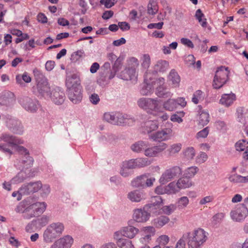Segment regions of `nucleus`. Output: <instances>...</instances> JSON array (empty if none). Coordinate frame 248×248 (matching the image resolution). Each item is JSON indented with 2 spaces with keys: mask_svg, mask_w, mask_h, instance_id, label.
Instances as JSON below:
<instances>
[{
  "mask_svg": "<svg viewBox=\"0 0 248 248\" xmlns=\"http://www.w3.org/2000/svg\"><path fill=\"white\" fill-rule=\"evenodd\" d=\"M183 235L187 239L188 248H202L208 239V233L203 229L198 228Z\"/></svg>",
  "mask_w": 248,
  "mask_h": 248,
  "instance_id": "obj_1",
  "label": "nucleus"
},
{
  "mask_svg": "<svg viewBox=\"0 0 248 248\" xmlns=\"http://www.w3.org/2000/svg\"><path fill=\"white\" fill-rule=\"evenodd\" d=\"M158 128L157 125H146L144 126V133L149 134V138L154 141L161 142L168 140L172 136L171 128H164L156 132H153Z\"/></svg>",
  "mask_w": 248,
  "mask_h": 248,
  "instance_id": "obj_2",
  "label": "nucleus"
},
{
  "mask_svg": "<svg viewBox=\"0 0 248 248\" xmlns=\"http://www.w3.org/2000/svg\"><path fill=\"white\" fill-rule=\"evenodd\" d=\"M103 118L105 122L110 124H129L135 122L131 116L123 114L119 111L105 112Z\"/></svg>",
  "mask_w": 248,
  "mask_h": 248,
  "instance_id": "obj_3",
  "label": "nucleus"
},
{
  "mask_svg": "<svg viewBox=\"0 0 248 248\" xmlns=\"http://www.w3.org/2000/svg\"><path fill=\"white\" fill-rule=\"evenodd\" d=\"M138 104L151 113L161 112L162 109L160 100L158 98H141L138 101Z\"/></svg>",
  "mask_w": 248,
  "mask_h": 248,
  "instance_id": "obj_4",
  "label": "nucleus"
},
{
  "mask_svg": "<svg viewBox=\"0 0 248 248\" xmlns=\"http://www.w3.org/2000/svg\"><path fill=\"white\" fill-rule=\"evenodd\" d=\"M64 230L63 224L61 222L52 223L48 225L43 233V240L49 243L61 234Z\"/></svg>",
  "mask_w": 248,
  "mask_h": 248,
  "instance_id": "obj_5",
  "label": "nucleus"
},
{
  "mask_svg": "<svg viewBox=\"0 0 248 248\" xmlns=\"http://www.w3.org/2000/svg\"><path fill=\"white\" fill-rule=\"evenodd\" d=\"M155 182V177L147 173L134 178L131 181V186L135 188H145L152 187Z\"/></svg>",
  "mask_w": 248,
  "mask_h": 248,
  "instance_id": "obj_6",
  "label": "nucleus"
},
{
  "mask_svg": "<svg viewBox=\"0 0 248 248\" xmlns=\"http://www.w3.org/2000/svg\"><path fill=\"white\" fill-rule=\"evenodd\" d=\"M229 74L228 67L224 66L218 67L214 78L213 88L216 89L221 88L228 81Z\"/></svg>",
  "mask_w": 248,
  "mask_h": 248,
  "instance_id": "obj_7",
  "label": "nucleus"
},
{
  "mask_svg": "<svg viewBox=\"0 0 248 248\" xmlns=\"http://www.w3.org/2000/svg\"><path fill=\"white\" fill-rule=\"evenodd\" d=\"M182 173V169L177 166L171 167L166 169L161 174L158 179L160 185H165L178 178Z\"/></svg>",
  "mask_w": 248,
  "mask_h": 248,
  "instance_id": "obj_8",
  "label": "nucleus"
},
{
  "mask_svg": "<svg viewBox=\"0 0 248 248\" xmlns=\"http://www.w3.org/2000/svg\"><path fill=\"white\" fill-rule=\"evenodd\" d=\"M248 216V209L244 204L237 205L230 212V217L235 222H240Z\"/></svg>",
  "mask_w": 248,
  "mask_h": 248,
  "instance_id": "obj_9",
  "label": "nucleus"
},
{
  "mask_svg": "<svg viewBox=\"0 0 248 248\" xmlns=\"http://www.w3.org/2000/svg\"><path fill=\"white\" fill-rule=\"evenodd\" d=\"M19 103L26 110L32 113L36 112L40 107V104L37 100L28 97L21 98L19 100Z\"/></svg>",
  "mask_w": 248,
  "mask_h": 248,
  "instance_id": "obj_10",
  "label": "nucleus"
},
{
  "mask_svg": "<svg viewBox=\"0 0 248 248\" xmlns=\"http://www.w3.org/2000/svg\"><path fill=\"white\" fill-rule=\"evenodd\" d=\"M17 150L22 154L24 155L21 161L19 162L18 166L19 169H28L31 168L33 163V159L29 155L28 151L23 146H18Z\"/></svg>",
  "mask_w": 248,
  "mask_h": 248,
  "instance_id": "obj_11",
  "label": "nucleus"
},
{
  "mask_svg": "<svg viewBox=\"0 0 248 248\" xmlns=\"http://www.w3.org/2000/svg\"><path fill=\"white\" fill-rule=\"evenodd\" d=\"M167 147V144L164 142L154 146H150V143L148 142V146L145 148L143 154L148 157H156L160 153L164 151Z\"/></svg>",
  "mask_w": 248,
  "mask_h": 248,
  "instance_id": "obj_12",
  "label": "nucleus"
},
{
  "mask_svg": "<svg viewBox=\"0 0 248 248\" xmlns=\"http://www.w3.org/2000/svg\"><path fill=\"white\" fill-rule=\"evenodd\" d=\"M46 98H50L51 101L56 105L62 104L65 100V93L61 88L56 87L51 90L49 96Z\"/></svg>",
  "mask_w": 248,
  "mask_h": 248,
  "instance_id": "obj_13",
  "label": "nucleus"
},
{
  "mask_svg": "<svg viewBox=\"0 0 248 248\" xmlns=\"http://www.w3.org/2000/svg\"><path fill=\"white\" fill-rule=\"evenodd\" d=\"M155 82L157 84V87L156 89L155 94L159 97L168 98H170L173 93L168 91L164 85L165 79L163 78H159L155 80Z\"/></svg>",
  "mask_w": 248,
  "mask_h": 248,
  "instance_id": "obj_14",
  "label": "nucleus"
},
{
  "mask_svg": "<svg viewBox=\"0 0 248 248\" xmlns=\"http://www.w3.org/2000/svg\"><path fill=\"white\" fill-rule=\"evenodd\" d=\"M67 94L71 102L78 104L81 102L83 98L82 87H75L74 88L67 89Z\"/></svg>",
  "mask_w": 248,
  "mask_h": 248,
  "instance_id": "obj_15",
  "label": "nucleus"
},
{
  "mask_svg": "<svg viewBox=\"0 0 248 248\" xmlns=\"http://www.w3.org/2000/svg\"><path fill=\"white\" fill-rule=\"evenodd\" d=\"M74 243V239L69 235L56 240L50 246V248H71Z\"/></svg>",
  "mask_w": 248,
  "mask_h": 248,
  "instance_id": "obj_16",
  "label": "nucleus"
},
{
  "mask_svg": "<svg viewBox=\"0 0 248 248\" xmlns=\"http://www.w3.org/2000/svg\"><path fill=\"white\" fill-rule=\"evenodd\" d=\"M118 77L124 80H131L136 83L138 79V74L135 68L127 66L118 74Z\"/></svg>",
  "mask_w": 248,
  "mask_h": 248,
  "instance_id": "obj_17",
  "label": "nucleus"
},
{
  "mask_svg": "<svg viewBox=\"0 0 248 248\" xmlns=\"http://www.w3.org/2000/svg\"><path fill=\"white\" fill-rule=\"evenodd\" d=\"M16 102V98L13 93L5 91L0 93V105L6 107H11Z\"/></svg>",
  "mask_w": 248,
  "mask_h": 248,
  "instance_id": "obj_18",
  "label": "nucleus"
},
{
  "mask_svg": "<svg viewBox=\"0 0 248 248\" xmlns=\"http://www.w3.org/2000/svg\"><path fill=\"white\" fill-rule=\"evenodd\" d=\"M42 187V184L40 181L26 183L20 187V192L23 195L29 194L37 192Z\"/></svg>",
  "mask_w": 248,
  "mask_h": 248,
  "instance_id": "obj_19",
  "label": "nucleus"
},
{
  "mask_svg": "<svg viewBox=\"0 0 248 248\" xmlns=\"http://www.w3.org/2000/svg\"><path fill=\"white\" fill-rule=\"evenodd\" d=\"M127 198L132 202L138 203L146 200L147 194L143 190L135 189L128 193Z\"/></svg>",
  "mask_w": 248,
  "mask_h": 248,
  "instance_id": "obj_20",
  "label": "nucleus"
},
{
  "mask_svg": "<svg viewBox=\"0 0 248 248\" xmlns=\"http://www.w3.org/2000/svg\"><path fill=\"white\" fill-rule=\"evenodd\" d=\"M133 219L139 223H143L148 221L150 217V213L145 209V205L142 208H138L134 211Z\"/></svg>",
  "mask_w": 248,
  "mask_h": 248,
  "instance_id": "obj_21",
  "label": "nucleus"
},
{
  "mask_svg": "<svg viewBox=\"0 0 248 248\" xmlns=\"http://www.w3.org/2000/svg\"><path fill=\"white\" fill-rule=\"evenodd\" d=\"M134 169L131 159L125 160L121 165L119 172L123 177H128L133 174Z\"/></svg>",
  "mask_w": 248,
  "mask_h": 248,
  "instance_id": "obj_22",
  "label": "nucleus"
},
{
  "mask_svg": "<svg viewBox=\"0 0 248 248\" xmlns=\"http://www.w3.org/2000/svg\"><path fill=\"white\" fill-rule=\"evenodd\" d=\"M154 82H155V81L152 80L151 78H149V79L148 78V74L146 73L144 76L143 84L140 90V94L142 95H148L152 93L154 91L153 83Z\"/></svg>",
  "mask_w": 248,
  "mask_h": 248,
  "instance_id": "obj_23",
  "label": "nucleus"
},
{
  "mask_svg": "<svg viewBox=\"0 0 248 248\" xmlns=\"http://www.w3.org/2000/svg\"><path fill=\"white\" fill-rule=\"evenodd\" d=\"M65 84L67 89L74 88L75 87H81L80 80L78 74L73 73L66 76Z\"/></svg>",
  "mask_w": 248,
  "mask_h": 248,
  "instance_id": "obj_24",
  "label": "nucleus"
},
{
  "mask_svg": "<svg viewBox=\"0 0 248 248\" xmlns=\"http://www.w3.org/2000/svg\"><path fill=\"white\" fill-rule=\"evenodd\" d=\"M36 86L37 91L41 96L46 98L49 96V93L51 90H50L47 80L36 83Z\"/></svg>",
  "mask_w": 248,
  "mask_h": 248,
  "instance_id": "obj_25",
  "label": "nucleus"
},
{
  "mask_svg": "<svg viewBox=\"0 0 248 248\" xmlns=\"http://www.w3.org/2000/svg\"><path fill=\"white\" fill-rule=\"evenodd\" d=\"M236 98L235 94L232 93H224L219 100V103L226 107H229L233 104Z\"/></svg>",
  "mask_w": 248,
  "mask_h": 248,
  "instance_id": "obj_26",
  "label": "nucleus"
},
{
  "mask_svg": "<svg viewBox=\"0 0 248 248\" xmlns=\"http://www.w3.org/2000/svg\"><path fill=\"white\" fill-rule=\"evenodd\" d=\"M197 120L199 124H208L210 121L208 111L200 108L197 116Z\"/></svg>",
  "mask_w": 248,
  "mask_h": 248,
  "instance_id": "obj_27",
  "label": "nucleus"
},
{
  "mask_svg": "<svg viewBox=\"0 0 248 248\" xmlns=\"http://www.w3.org/2000/svg\"><path fill=\"white\" fill-rule=\"evenodd\" d=\"M0 139L3 141L8 142L9 144L11 145H16L23 143V140H22L7 134H2L0 136Z\"/></svg>",
  "mask_w": 248,
  "mask_h": 248,
  "instance_id": "obj_28",
  "label": "nucleus"
},
{
  "mask_svg": "<svg viewBox=\"0 0 248 248\" xmlns=\"http://www.w3.org/2000/svg\"><path fill=\"white\" fill-rule=\"evenodd\" d=\"M147 141L139 140L131 146V149L135 153H144L145 148L148 146Z\"/></svg>",
  "mask_w": 248,
  "mask_h": 248,
  "instance_id": "obj_29",
  "label": "nucleus"
},
{
  "mask_svg": "<svg viewBox=\"0 0 248 248\" xmlns=\"http://www.w3.org/2000/svg\"><path fill=\"white\" fill-rule=\"evenodd\" d=\"M134 167L136 168H143L151 164V161L147 158L140 157L131 159Z\"/></svg>",
  "mask_w": 248,
  "mask_h": 248,
  "instance_id": "obj_30",
  "label": "nucleus"
},
{
  "mask_svg": "<svg viewBox=\"0 0 248 248\" xmlns=\"http://www.w3.org/2000/svg\"><path fill=\"white\" fill-rule=\"evenodd\" d=\"M123 232L124 233V237L129 239H132L134 238L139 232L138 228L133 226H127L123 227Z\"/></svg>",
  "mask_w": 248,
  "mask_h": 248,
  "instance_id": "obj_31",
  "label": "nucleus"
},
{
  "mask_svg": "<svg viewBox=\"0 0 248 248\" xmlns=\"http://www.w3.org/2000/svg\"><path fill=\"white\" fill-rule=\"evenodd\" d=\"M168 78L171 82L173 87H178L179 86L180 77L174 69L171 70L168 76Z\"/></svg>",
  "mask_w": 248,
  "mask_h": 248,
  "instance_id": "obj_32",
  "label": "nucleus"
},
{
  "mask_svg": "<svg viewBox=\"0 0 248 248\" xmlns=\"http://www.w3.org/2000/svg\"><path fill=\"white\" fill-rule=\"evenodd\" d=\"M176 183L180 190L189 188L192 185V182L186 177L179 178Z\"/></svg>",
  "mask_w": 248,
  "mask_h": 248,
  "instance_id": "obj_33",
  "label": "nucleus"
},
{
  "mask_svg": "<svg viewBox=\"0 0 248 248\" xmlns=\"http://www.w3.org/2000/svg\"><path fill=\"white\" fill-rule=\"evenodd\" d=\"M169 63L165 60H160L157 62L154 66V70L156 72H163L168 68Z\"/></svg>",
  "mask_w": 248,
  "mask_h": 248,
  "instance_id": "obj_34",
  "label": "nucleus"
},
{
  "mask_svg": "<svg viewBox=\"0 0 248 248\" xmlns=\"http://www.w3.org/2000/svg\"><path fill=\"white\" fill-rule=\"evenodd\" d=\"M16 82L20 85L23 84V81L28 83L31 82V78L27 72H24L22 75H17L16 77Z\"/></svg>",
  "mask_w": 248,
  "mask_h": 248,
  "instance_id": "obj_35",
  "label": "nucleus"
},
{
  "mask_svg": "<svg viewBox=\"0 0 248 248\" xmlns=\"http://www.w3.org/2000/svg\"><path fill=\"white\" fill-rule=\"evenodd\" d=\"M32 207L35 210L37 216L42 214L46 207V204L45 202H36L32 203Z\"/></svg>",
  "mask_w": 248,
  "mask_h": 248,
  "instance_id": "obj_36",
  "label": "nucleus"
},
{
  "mask_svg": "<svg viewBox=\"0 0 248 248\" xmlns=\"http://www.w3.org/2000/svg\"><path fill=\"white\" fill-rule=\"evenodd\" d=\"M36 216L37 215L34 208L32 207V204H31L29 201L28 205L26 208L25 215H23V217L24 218L29 219Z\"/></svg>",
  "mask_w": 248,
  "mask_h": 248,
  "instance_id": "obj_37",
  "label": "nucleus"
},
{
  "mask_svg": "<svg viewBox=\"0 0 248 248\" xmlns=\"http://www.w3.org/2000/svg\"><path fill=\"white\" fill-rule=\"evenodd\" d=\"M145 209L147 210L148 212L150 213V217L151 215L153 216L159 215L161 213V208L157 206H155L152 204H147L145 205Z\"/></svg>",
  "mask_w": 248,
  "mask_h": 248,
  "instance_id": "obj_38",
  "label": "nucleus"
},
{
  "mask_svg": "<svg viewBox=\"0 0 248 248\" xmlns=\"http://www.w3.org/2000/svg\"><path fill=\"white\" fill-rule=\"evenodd\" d=\"M166 186L167 194L172 195L175 194L179 192L180 190L177 187V183L173 181L170 183Z\"/></svg>",
  "mask_w": 248,
  "mask_h": 248,
  "instance_id": "obj_39",
  "label": "nucleus"
},
{
  "mask_svg": "<svg viewBox=\"0 0 248 248\" xmlns=\"http://www.w3.org/2000/svg\"><path fill=\"white\" fill-rule=\"evenodd\" d=\"M27 177L26 173L21 170L11 180V183L13 184H19L25 180Z\"/></svg>",
  "mask_w": 248,
  "mask_h": 248,
  "instance_id": "obj_40",
  "label": "nucleus"
},
{
  "mask_svg": "<svg viewBox=\"0 0 248 248\" xmlns=\"http://www.w3.org/2000/svg\"><path fill=\"white\" fill-rule=\"evenodd\" d=\"M141 66L145 70H147L151 64V58L148 54H144L140 58Z\"/></svg>",
  "mask_w": 248,
  "mask_h": 248,
  "instance_id": "obj_41",
  "label": "nucleus"
},
{
  "mask_svg": "<svg viewBox=\"0 0 248 248\" xmlns=\"http://www.w3.org/2000/svg\"><path fill=\"white\" fill-rule=\"evenodd\" d=\"M33 74L36 83L47 80L43 72L37 68L33 69Z\"/></svg>",
  "mask_w": 248,
  "mask_h": 248,
  "instance_id": "obj_42",
  "label": "nucleus"
},
{
  "mask_svg": "<svg viewBox=\"0 0 248 248\" xmlns=\"http://www.w3.org/2000/svg\"><path fill=\"white\" fill-rule=\"evenodd\" d=\"M158 11L157 3L155 0H150L147 6V13L149 15H154Z\"/></svg>",
  "mask_w": 248,
  "mask_h": 248,
  "instance_id": "obj_43",
  "label": "nucleus"
},
{
  "mask_svg": "<svg viewBox=\"0 0 248 248\" xmlns=\"http://www.w3.org/2000/svg\"><path fill=\"white\" fill-rule=\"evenodd\" d=\"M204 16V14L202 13V11L201 9H198L196 11L195 13V17L198 20V22L201 24V25L203 27L205 28L207 26V22H206V19L203 18L202 19V17Z\"/></svg>",
  "mask_w": 248,
  "mask_h": 248,
  "instance_id": "obj_44",
  "label": "nucleus"
},
{
  "mask_svg": "<svg viewBox=\"0 0 248 248\" xmlns=\"http://www.w3.org/2000/svg\"><path fill=\"white\" fill-rule=\"evenodd\" d=\"M185 157L187 160L193 159L195 156L196 152L193 147H188L186 148L183 152Z\"/></svg>",
  "mask_w": 248,
  "mask_h": 248,
  "instance_id": "obj_45",
  "label": "nucleus"
},
{
  "mask_svg": "<svg viewBox=\"0 0 248 248\" xmlns=\"http://www.w3.org/2000/svg\"><path fill=\"white\" fill-rule=\"evenodd\" d=\"M182 145L180 143H174L171 145L167 150L169 155H172L178 153L182 149Z\"/></svg>",
  "mask_w": 248,
  "mask_h": 248,
  "instance_id": "obj_46",
  "label": "nucleus"
},
{
  "mask_svg": "<svg viewBox=\"0 0 248 248\" xmlns=\"http://www.w3.org/2000/svg\"><path fill=\"white\" fill-rule=\"evenodd\" d=\"M170 220L168 217L166 216H161L158 218L155 219L154 220V224L157 227H161L167 224Z\"/></svg>",
  "mask_w": 248,
  "mask_h": 248,
  "instance_id": "obj_47",
  "label": "nucleus"
},
{
  "mask_svg": "<svg viewBox=\"0 0 248 248\" xmlns=\"http://www.w3.org/2000/svg\"><path fill=\"white\" fill-rule=\"evenodd\" d=\"M236 116L237 121L242 124H247L246 118L244 114V108L242 107L238 108L236 109Z\"/></svg>",
  "mask_w": 248,
  "mask_h": 248,
  "instance_id": "obj_48",
  "label": "nucleus"
},
{
  "mask_svg": "<svg viewBox=\"0 0 248 248\" xmlns=\"http://www.w3.org/2000/svg\"><path fill=\"white\" fill-rule=\"evenodd\" d=\"M204 98V93L201 90H197L194 93L192 98V101L195 104L199 103V101Z\"/></svg>",
  "mask_w": 248,
  "mask_h": 248,
  "instance_id": "obj_49",
  "label": "nucleus"
},
{
  "mask_svg": "<svg viewBox=\"0 0 248 248\" xmlns=\"http://www.w3.org/2000/svg\"><path fill=\"white\" fill-rule=\"evenodd\" d=\"M123 231V229L122 228L119 230L113 233V238L115 241L116 245L121 242V240H123L125 239L123 238V236H124V233Z\"/></svg>",
  "mask_w": 248,
  "mask_h": 248,
  "instance_id": "obj_50",
  "label": "nucleus"
},
{
  "mask_svg": "<svg viewBox=\"0 0 248 248\" xmlns=\"http://www.w3.org/2000/svg\"><path fill=\"white\" fill-rule=\"evenodd\" d=\"M198 171L199 169L197 167L192 166L187 168L185 170V175L188 178H192L195 175Z\"/></svg>",
  "mask_w": 248,
  "mask_h": 248,
  "instance_id": "obj_51",
  "label": "nucleus"
},
{
  "mask_svg": "<svg viewBox=\"0 0 248 248\" xmlns=\"http://www.w3.org/2000/svg\"><path fill=\"white\" fill-rule=\"evenodd\" d=\"M164 108L169 111H173L177 108L176 101L175 99H169L163 104Z\"/></svg>",
  "mask_w": 248,
  "mask_h": 248,
  "instance_id": "obj_52",
  "label": "nucleus"
},
{
  "mask_svg": "<svg viewBox=\"0 0 248 248\" xmlns=\"http://www.w3.org/2000/svg\"><path fill=\"white\" fill-rule=\"evenodd\" d=\"M119 248H135L132 241L129 239L125 238L121 242L117 244Z\"/></svg>",
  "mask_w": 248,
  "mask_h": 248,
  "instance_id": "obj_53",
  "label": "nucleus"
},
{
  "mask_svg": "<svg viewBox=\"0 0 248 248\" xmlns=\"http://www.w3.org/2000/svg\"><path fill=\"white\" fill-rule=\"evenodd\" d=\"M29 199L21 202L15 208V211L16 213H23L25 215L26 208L28 205Z\"/></svg>",
  "mask_w": 248,
  "mask_h": 248,
  "instance_id": "obj_54",
  "label": "nucleus"
},
{
  "mask_svg": "<svg viewBox=\"0 0 248 248\" xmlns=\"http://www.w3.org/2000/svg\"><path fill=\"white\" fill-rule=\"evenodd\" d=\"M189 202L188 198L186 196L180 198L177 202V205L179 209H183L186 208Z\"/></svg>",
  "mask_w": 248,
  "mask_h": 248,
  "instance_id": "obj_55",
  "label": "nucleus"
},
{
  "mask_svg": "<svg viewBox=\"0 0 248 248\" xmlns=\"http://www.w3.org/2000/svg\"><path fill=\"white\" fill-rule=\"evenodd\" d=\"M161 209L164 214L170 215L176 209V206L174 204H170L169 205L163 206Z\"/></svg>",
  "mask_w": 248,
  "mask_h": 248,
  "instance_id": "obj_56",
  "label": "nucleus"
},
{
  "mask_svg": "<svg viewBox=\"0 0 248 248\" xmlns=\"http://www.w3.org/2000/svg\"><path fill=\"white\" fill-rule=\"evenodd\" d=\"M35 220L36 224L38 225V227L41 228L48 223L49 221V218L47 216H43Z\"/></svg>",
  "mask_w": 248,
  "mask_h": 248,
  "instance_id": "obj_57",
  "label": "nucleus"
},
{
  "mask_svg": "<svg viewBox=\"0 0 248 248\" xmlns=\"http://www.w3.org/2000/svg\"><path fill=\"white\" fill-rule=\"evenodd\" d=\"M235 147L238 151H245L248 148V143L245 140H240L235 143Z\"/></svg>",
  "mask_w": 248,
  "mask_h": 248,
  "instance_id": "obj_58",
  "label": "nucleus"
},
{
  "mask_svg": "<svg viewBox=\"0 0 248 248\" xmlns=\"http://www.w3.org/2000/svg\"><path fill=\"white\" fill-rule=\"evenodd\" d=\"M149 204H152L155 206H157L161 208V206L163 204V201L162 198L159 196H156L152 197L151 203Z\"/></svg>",
  "mask_w": 248,
  "mask_h": 248,
  "instance_id": "obj_59",
  "label": "nucleus"
},
{
  "mask_svg": "<svg viewBox=\"0 0 248 248\" xmlns=\"http://www.w3.org/2000/svg\"><path fill=\"white\" fill-rule=\"evenodd\" d=\"M39 228L36 224L35 220H32L26 226L25 230L28 232H34L37 229Z\"/></svg>",
  "mask_w": 248,
  "mask_h": 248,
  "instance_id": "obj_60",
  "label": "nucleus"
},
{
  "mask_svg": "<svg viewBox=\"0 0 248 248\" xmlns=\"http://www.w3.org/2000/svg\"><path fill=\"white\" fill-rule=\"evenodd\" d=\"M229 180L234 183H243V176L237 174H232L229 177Z\"/></svg>",
  "mask_w": 248,
  "mask_h": 248,
  "instance_id": "obj_61",
  "label": "nucleus"
},
{
  "mask_svg": "<svg viewBox=\"0 0 248 248\" xmlns=\"http://www.w3.org/2000/svg\"><path fill=\"white\" fill-rule=\"evenodd\" d=\"M170 238L168 235H162L160 236L157 239V242L159 244V245L161 246H165L169 242Z\"/></svg>",
  "mask_w": 248,
  "mask_h": 248,
  "instance_id": "obj_62",
  "label": "nucleus"
},
{
  "mask_svg": "<svg viewBox=\"0 0 248 248\" xmlns=\"http://www.w3.org/2000/svg\"><path fill=\"white\" fill-rule=\"evenodd\" d=\"M139 65V62L135 57H131L128 60V67H133L136 69Z\"/></svg>",
  "mask_w": 248,
  "mask_h": 248,
  "instance_id": "obj_63",
  "label": "nucleus"
},
{
  "mask_svg": "<svg viewBox=\"0 0 248 248\" xmlns=\"http://www.w3.org/2000/svg\"><path fill=\"white\" fill-rule=\"evenodd\" d=\"M209 132V127H206L198 132L196 134V138L198 139L200 138H205L208 136Z\"/></svg>",
  "mask_w": 248,
  "mask_h": 248,
  "instance_id": "obj_64",
  "label": "nucleus"
}]
</instances>
